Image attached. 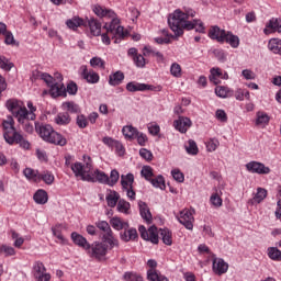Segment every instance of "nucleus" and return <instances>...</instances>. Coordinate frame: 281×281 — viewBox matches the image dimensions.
<instances>
[{
    "label": "nucleus",
    "mask_w": 281,
    "mask_h": 281,
    "mask_svg": "<svg viewBox=\"0 0 281 281\" xmlns=\"http://www.w3.org/2000/svg\"><path fill=\"white\" fill-rule=\"evenodd\" d=\"M195 12L192 9L187 10L186 12L177 9L171 18L168 20L170 30L177 36H182L183 30H195L200 34H205V25L201 20L188 21L189 16H194Z\"/></svg>",
    "instance_id": "f257e3e1"
},
{
    "label": "nucleus",
    "mask_w": 281,
    "mask_h": 281,
    "mask_svg": "<svg viewBox=\"0 0 281 281\" xmlns=\"http://www.w3.org/2000/svg\"><path fill=\"white\" fill-rule=\"evenodd\" d=\"M93 13L99 16V19H109L110 23L104 24V30H106L108 34H117L119 36H126V31H124V26L120 25V18H117V13L113 11V9H109L106 7L94 4L92 5Z\"/></svg>",
    "instance_id": "f03ea898"
},
{
    "label": "nucleus",
    "mask_w": 281,
    "mask_h": 281,
    "mask_svg": "<svg viewBox=\"0 0 281 281\" xmlns=\"http://www.w3.org/2000/svg\"><path fill=\"white\" fill-rule=\"evenodd\" d=\"M35 131L38 133L40 137L44 142H48V144H56V146H66L67 138L63 137V135L58 134V132L54 131L52 125H35Z\"/></svg>",
    "instance_id": "7ed1b4c3"
},
{
    "label": "nucleus",
    "mask_w": 281,
    "mask_h": 281,
    "mask_svg": "<svg viewBox=\"0 0 281 281\" xmlns=\"http://www.w3.org/2000/svg\"><path fill=\"white\" fill-rule=\"evenodd\" d=\"M5 106L13 117H15L19 124H25L26 122L32 121V119H30L27 108L22 101L10 99L7 101Z\"/></svg>",
    "instance_id": "20e7f679"
},
{
    "label": "nucleus",
    "mask_w": 281,
    "mask_h": 281,
    "mask_svg": "<svg viewBox=\"0 0 281 281\" xmlns=\"http://www.w3.org/2000/svg\"><path fill=\"white\" fill-rule=\"evenodd\" d=\"M95 227L103 232L102 241L110 245V249H113V247H120V241L117 240V238H115V236H113L111 225H109L106 221L95 222Z\"/></svg>",
    "instance_id": "39448f33"
},
{
    "label": "nucleus",
    "mask_w": 281,
    "mask_h": 281,
    "mask_svg": "<svg viewBox=\"0 0 281 281\" xmlns=\"http://www.w3.org/2000/svg\"><path fill=\"white\" fill-rule=\"evenodd\" d=\"M109 249L111 248V245H109L106 241H94L92 245H90V248L87 250V254L90 258H95L97 260H102L109 252Z\"/></svg>",
    "instance_id": "423d86ee"
},
{
    "label": "nucleus",
    "mask_w": 281,
    "mask_h": 281,
    "mask_svg": "<svg viewBox=\"0 0 281 281\" xmlns=\"http://www.w3.org/2000/svg\"><path fill=\"white\" fill-rule=\"evenodd\" d=\"M3 126V137L7 142V144H14V139H12L15 135H18L19 132L14 128V119L12 116H9L8 120L2 122Z\"/></svg>",
    "instance_id": "0eeeda50"
},
{
    "label": "nucleus",
    "mask_w": 281,
    "mask_h": 281,
    "mask_svg": "<svg viewBox=\"0 0 281 281\" xmlns=\"http://www.w3.org/2000/svg\"><path fill=\"white\" fill-rule=\"evenodd\" d=\"M138 232L143 240H149L153 245H157L159 243V232L157 231V227L150 226L147 231L146 226L140 225L138 227Z\"/></svg>",
    "instance_id": "6e6552de"
},
{
    "label": "nucleus",
    "mask_w": 281,
    "mask_h": 281,
    "mask_svg": "<svg viewBox=\"0 0 281 281\" xmlns=\"http://www.w3.org/2000/svg\"><path fill=\"white\" fill-rule=\"evenodd\" d=\"M91 168H93L91 162H86L85 165H82V162H75L71 165V170L75 177L81 179V181H85V179L89 177Z\"/></svg>",
    "instance_id": "1a4fd4ad"
},
{
    "label": "nucleus",
    "mask_w": 281,
    "mask_h": 281,
    "mask_svg": "<svg viewBox=\"0 0 281 281\" xmlns=\"http://www.w3.org/2000/svg\"><path fill=\"white\" fill-rule=\"evenodd\" d=\"M179 223L186 227V229L194 228V210L184 209L180 212L179 216H177Z\"/></svg>",
    "instance_id": "9d476101"
},
{
    "label": "nucleus",
    "mask_w": 281,
    "mask_h": 281,
    "mask_svg": "<svg viewBox=\"0 0 281 281\" xmlns=\"http://www.w3.org/2000/svg\"><path fill=\"white\" fill-rule=\"evenodd\" d=\"M126 90L130 91V93H135L137 91H161V88L147 83H139L137 81H131L126 85Z\"/></svg>",
    "instance_id": "9b49d317"
},
{
    "label": "nucleus",
    "mask_w": 281,
    "mask_h": 281,
    "mask_svg": "<svg viewBox=\"0 0 281 281\" xmlns=\"http://www.w3.org/2000/svg\"><path fill=\"white\" fill-rule=\"evenodd\" d=\"M246 170L252 175H269L271 172V168L258 161H250L246 164Z\"/></svg>",
    "instance_id": "f8f14e48"
},
{
    "label": "nucleus",
    "mask_w": 281,
    "mask_h": 281,
    "mask_svg": "<svg viewBox=\"0 0 281 281\" xmlns=\"http://www.w3.org/2000/svg\"><path fill=\"white\" fill-rule=\"evenodd\" d=\"M85 181H88V183H104L106 186L109 176L104 171L95 169L93 172L90 171L89 176L85 178Z\"/></svg>",
    "instance_id": "ddd939ff"
},
{
    "label": "nucleus",
    "mask_w": 281,
    "mask_h": 281,
    "mask_svg": "<svg viewBox=\"0 0 281 281\" xmlns=\"http://www.w3.org/2000/svg\"><path fill=\"white\" fill-rule=\"evenodd\" d=\"M281 34V19L279 18H271L267 23L266 27L263 29V34L269 36V34Z\"/></svg>",
    "instance_id": "4468645a"
},
{
    "label": "nucleus",
    "mask_w": 281,
    "mask_h": 281,
    "mask_svg": "<svg viewBox=\"0 0 281 281\" xmlns=\"http://www.w3.org/2000/svg\"><path fill=\"white\" fill-rule=\"evenodd\" d=\"M192 126V121L186 116H179L178 120L173 121V128L179 133H188V130Z\"/></svg>",
    "instance_id": "2eb2a0df"
},
{
    "label": "nucleus",
    "mask_w": 281,
    "mask_h": 281,
    "mask_svg": "<svg viewBox=\"0 0 281 281\" xmlns=\"http://www.w3.org/2000/svg\"><path fill=\"white\" fill-rule=\"evenodd\" d=\"M81 76L89 85H98V82H100V75L93 70L87 69V66H81Z\"/></svg>",
    "instance_id": "dca6fc26"
},
{
    "label": "nucleus",
    "mask_w": 281,
    "mask_h": 281,
    "mask_svg": "<svg viewBox=\"0 0 281 281\" xmlns=\"http://www.w3.org/2000/svg\"><path fill=\"white\" fill-rule=\"evenodd\" d=\"M228 269H229V265L225 262V260L221 258L213 259V271L217 276H223V273H227Z\"/></svg>",
    "instance_id": "f3484780"
},
{
    "label": "nucleus",
    "mask_w": 281,
    "mask_h": 281,
    "mask_svg": "<svg viewBox=\"0 0 281 281\" xmlns=\"http://www.w3.org/2000/svg\"><path fill=\"white\" fill-rule=\"evenodd\" d=\"M227 33V31L218 27V26H213L211 27V30L209 31V36L213 40V41H217V43H225V34Z\"/></svg>",
    "instance_id": "a211bd4d"
},
{
    "label": "nucleus",
    "mask_w": 281,
    "mask_h": 281,
    "mask_svg": "<svg viewBox=\"0 0 281 281\" xmlns=\"http://www.w3.org/2000/svg\"><path fill=\"white\" fill-rule=\"evenodd\" d=\"M71 239L75 243V245H77L78 247H81L82 249H85V251H88L89 249H91V244H89V241L87 240V238H85V236L78 233H72Z\"/></svg>",
    "instance_id": "6ab92c4d"
},
{
    "label": "nucleus",
    "mask_w": 281,
    "mask_h": 281,
    "mask_svg": "<svg viewBox=\"0 0 281 281\" xmlns=\"http://www.w3.org/2000/svg\"><path fill=\"white\" fill-rule=\"evenodd\" d=\"M88 25L92 36H100V34H102V23H100L95 18L88 20Z\"/></svg>",
    "instance_id": "aec40b11"
},
{
    "label": "nucleus",
    "mask_w": 281,
    "mask_h": 281,
    "mask_svg": "<svg viewBox=\"0 0 281 281\" xmlns=\"http://www.w3.org/2000/svg\"><path fill=\"white\" fill-rule=\"evenodd\" d=\"M121 240L124 243H131V240H137V229L127 227L123 233L120 234Z\"/></svg>",
    "instance_id": "412c9836"
},
{
    "label": "nucleus",
    "mask_w": 281,
    "mask_h": 281,
    "mask_svg": "<svg viewBox=\"0 0 281 281\" xmlns=\"http://www.w3.org/2000/svg\"><path fill=\"white\" fill-rule=\"evenodd\" d=\"M82 25H85V20L80 16H72L71 19L66 20V27L72 30V32H76L78 27H82Z\"/></svg>",
    "instance_id": "4be33fe9"
},
{
    "label": "nucleus",
    "mask_w": 281,
    "mask_h": 281,
    "mask_svg": "<svg viewBox=\"0 0 281 281\" xmlns=\"http://www.w3.org/2000/svg\"><path fill=\"white\" fill-rule=\"evenodd\" d=\"M224 43H227L233 47V49H237V47L240 45V38L238 35H234L232 32L226 31V34L224 36Z\"/></svg>",
    "instance_id": "5701e85b"
},
{
    "label": "nucleus",
    "mask_w": 281,
    "mask_h": 281,
    "mask_svg": "<svg viewBox=\"0 0 281 281\" xmlns=\"http://www.w3.org/2000/svg\"><path fill=\"white\" fill-rule=\"evenodd\" d=\"M223 76V70L221 68L213 67L210 69L209 80L213 82V85H221Z\"/></svg>",
    "instance_id": "b1692460"
},
{
    "label": "nucleus",
    "mask_w": 281,
    "mask_h": 281,
    "mask_svg": "<svg viewBox=\"0 0 281 281\" xmlns=\"http://www.w3.org/2000/svg\"><path fill=\"white\" fill-rule=\"evenodd\" d=\"M138 207L142 218H144V221H147V223H150V221L153 220V214H150V209H148V204H146V202L139 201Z\"/></svg>",
    "instance_id": "393cba45"
},
{
    "label": "nucleus",
    "mask_w": 281,
    "mask_h": 281,
    "mask_svg": "<svg viewBox=\"0 0 281 281\" xmlns=\"http://www.w3.org/2000/svg\"><path fill=\"white\" fill-rule=\"evenodd\" d=\"M105 201L109 207H115V205L119 203L117 201H120V193L113 190L108 191Z\"/></svg>",
    "instance_id": "a878e982"
},
{
    "label": "nucleus",
    "mask_w": 281,
    "mask_h": 281,
    "mask_svg": "<svg viewBox=\"0 0 281 281\" xmlns=\"http://www.w3.org/2000/svg\"><path fill=\"white\" fill-rule=\"evenodd\" d=\"M110 225L113 229H116V232H121V229H128V222H124L120 217H112L110 220Z\"/></svg>",
    "instance_id": "bb28decb"
},
{
    "label": "nucleus",
    "mask_w": 281,
    "mask_h": 281,
    "mask_svg": "<svg viewBox=\"0 0 281 281\" xmlns=\"http://www.w3.org/2000/svg\"><path fill=\"white\" fill-rule=\"evenodd\" d=\"M148 281H170L168 277L164 276L159 270H147Z\"/></svg>",
    "instance_id": "cd10ccee"
},
{
    "label": "nucleus",
    "mask_w": 281,
    "mask_h": 281,
    "mask_svg": "<svg viewBox=\"0 0 281 281\" xmlns=\"http://www.w3.org/2000/svg\"><path fill=\"white\" fill-rule=\"evenodd\" d=\"M265 199H267V189L259 187L249 203L255 205V203H262Z\"/></svg>",
    "instance_id": "c85d7f7f"
},
{
    "label": "nucleus",
    "mask_w": 281,
    "mask_h": 281,
    "mask_svg": "<svg viewBox=\"0 0 281 281\" xmlns=\"http://www.w3.org/2000/svg\"><path fill=\"white\" fill-rule=\"evenodd\" d=\"M124 81V72L116 71L109 76V85L111 87H117L119 85H122Z\"/></svg>",
    "instance_id": "c756f323"
},
{
    "label": "nucleus",
    "mask_w": 281,
    "mask_h": 281,
    "mask_svg": "<svg viewBox=\"0 0 281 281\" xmlns=\"http://www.w3.org/2000/svg\"><path fill=\"white\" fill-rule=\"evenodd\" d=\"M55 123L58 126H67V124L71 123V116L67 112H60L55 116Z\"/></svg>",
    "instance_id": "7c9ffc66"
},
{
    "label": "nucleus",
    "mask_w": 281,
    "mask_h": 281,
    "mask_svg": "<svg viewBox=\"0 0 281 281\" xmlns=\"http://www.w3.org/2000/svg\"><path fill=\"white\" fill-rule=\"evenodd\" d=\"M49 87L53 98H58L65 93V85H63V82L50 83Z\"/></svg>",
    "instance_id": "2f4dec72"
},
{
    "label": "nucleus",
    "mask_w": 281,
    "mask_h": 281,
    "mask_svg": "<svg viewBox=\"0 0 281 281\" xmlns=\"http://www.w3.org/2000/svg\"><path fill=\"white\" fill-rule=\"evenodd\" d=\"M110 36H112V38H115L114 43H120L122 41V38H124V36H120L116 33H109V31H106V33H103L101 35V41L104 45H111V37Z\"/></svg>",
    "instance_id": "473e14b6"
},
{
    "label": "nucleus",
    "mask_w": 281,
    "mask_h": 281,
    "mask_svg": "<svg viewBox=\"0 0 281 281\" xmlns=\"http://www.w3.org/2000/svg\"><path fill=\"white\" fill-rule=\"evenodd\" d=\"M215 94L217 95V98H232V95H234V90L225 86H217L215 88Z\"/></svg>",
    "instance_id": "72a5a7b5"
},
{
    "label": "nucleus",
    "mask_w": 281,
    "mask_h": 281,
    "mask_svg": "<svg viewBox=\"0 0 281 281\" xmlns=\"http://www.w3.org/2000/svg\"><path fill=\"white\" fill-rule=\"evenodd\" d=\"M137 132V128L133 127V125H125L122 128V134L124 135L125 139H130V142H133V139H135Z\"/></svg>",
    "instance_id": "f704fd0d"
},
{
    "label": "nucleus",
    "mask_w": 281,
    "mask_h": 281,
    "mask_svg": "<svg viewBox=\"0 0 281 281\" xmlns=\"http://www.w3.org/2000/svg\"><path fill=\"white\" fill-rule=\"evenodd\" d=\"M133 183H135V176H133V173H127V175L121 176V186H122L123 190L133 188Z\"/></svg>",
    "instance_id": "c9c22d12"
},
{
    "label": "nucleus",
    "mask_w": 281,
    "mask_h": 281,
    "mask_svg": "<svg viewBox=\"0 0 281 281\" xmlns=\"http://www.w3.org/2000/svg\"><path fill=\"white\" fill-rule=\"evenodd\" d=\"M12 139L13 144H19L20 148H24V150H30V142L25 139V137L21 135V133L18 132Z\"/></svg>",
    "instance_id": "e433bc0d"
},
{
    "label": "nucleus",
    "mask_w": 281,
    "mask_h": 281,
    "mask_svg": "<svg viewBox=\"0 0 281 281\" xmlns=\"http://www.w3.org/2000/svg\"><path fill=\"white\" fill-rule=\"evenodd\" d=\"M35 203H37L38 205H45V203H47V191L40 189L35 192L34 196H33Z\"/></svg>",
    "instance_id": "4c0bfd02"
},
{
    "label": "nucleus",
    "mask_w": 281,
    "mask_h": 281,
    "mask_svg": "<svg viewBox=\"0 0 281 281\" xmlns=\"http://www.w3.org/2000/svg\"><path fill=\"white\" fill-rule=\"evenodd\" d=\"M256 117V126H267V124H269V114L259 111L257 112Z\"/></svg>",
    "instance_id": "58836bf2"
},
{
    "label": "nucleus",
    "mask_w": 281,
    "mask_h": 281,
    "mask_svg": "<svg viewBox=\"0 0 281 281\" xmlns=\"http://www.w3.org/2000/svg\"><path fill=\"white\" fill-rule=\"evenodd\" d=\"M61 109L67 113H80V106L71 101L64 102Z\"/></svg>",
    "instance_id": "ea45409f"
},
{
    "label": "nucleus",
    "mask_w": 281,
    "mask_h": 281,
    "mask_svg": "<svg viewBox=\"0 0 281 281\" xmlns=\"http://www.w3.org/2000/svg\"><path fill=\"white\" fill-rule=\"evenodd\" d=\"M159 234L165 245H172V233L168 228H160Z\"/></svg>",
    "instance_id": "a19ab883"
},
{
    "label": "nucleus",
    "mask_w": 281,
    "mask_h": 281,
    "mask_svg": "<svg viewBox=\"0 0 281 281\" xmlns=\"http://www.w3.org/2000/svg\"><path fill=\"white\" fill-rule=\"evenodd\" d=\"M23 175L29 181H38V179H41L38 171L32 168H25Z\"/></svg>",
    "instance_id": "79ce46f5"
},
{
    "label": "nucleus",
    "mask_w": 281,
    "mask_h": 281,
    "mask_svg": "<svg viewBox=\"0 0 281 281\" xmlns=\"http://www.w3.org/2000/svg\"><path fill=\"white\" fill-rule=\"evenodd\" d=\"M184 148L188 155H199V147L196 146V142H194L193 139H189L184 144Z\"/></svg>",
    "instance_id": "37998d69"
},
{
    "label": "nucleus",
    "mask_w": 281,
    "mask_h": 281,
    "mask_svg": "<svg viewBox=\"0 0 281 281\" xmlns=\"http://www.w3.org/2000/svg\"><path fill=\"white\" fill-rule=\"evenodd\" d=\"M154 188H159V190H166V180L164 176H157L156 178H151L149 180Z\"/></svg>",
    "instance_id": "c03bdc74"
},
{
    "label": "nucleus",
    "mask_w": 281,
    "mask_h": 281,
    "mask_svg": "<svg viewBox=\"0 0 281 281\" xmlns=\"http://www.w3.org/2000/svg\"><path fill=\"white\" fill-rule=\"evenodd\" d=\"M47 272V269L45 268V265H43V262L41 261H36L33 266V276L34 278L43 274V273H46Z\"/></svg>",
    "instance_id": "a18cd8bd"
},
{
    "label": "nucleus",
    "mask_w": 281,
    "mask_h": 281,
    "mask_svg": "<svg viewBox=\"0 0 281 281\" xmlns=\"http://www.w3.org/2000/svg\"><path fill=\"white\" fill-rule=\"evenodd\" d=\"M102 143L110 148H122V143H120V140H115L109 136L103 137Z\"/></svg>",
    "instance_id": "49530a36"
},
{
    "label": "nucleus",
    "mask_w": 281,
    "mask_h": 281,
    "mask_svg": "<svg viewBox=\"0 0 281 281\" xmlns=\"http://www.w3.org/2000/svg\"><path fill=\"white\" fill-rule=\"evenodd\" d=\"M116 210H117V212H121L122 214H128V212L131 210V203L126 202L125 200H119Z\"/></svg>",
    "instance_id": "de8ad7c7"
},
{
    "label": "nucleus",
    "mask_w": 281,
    "mask_h": 281,
    "mask_svg": "<svg viewBox=\"0 0 281 281\" xmlns=\"http://www.w3.org/2000/svg\"><path fill=\"white\" fill-rule=\"evenodd\" d=\"M140 175L142 177H144V179H146V181H150L155 176V173L153 172V167L150 166H143Z\"/></svg>",
    "instance_id": "09e8293b"
},
{
    "label": "nucleus",
    "mask_w": 281,
    "mask_h": 281,
    "mask_svg": "<svg viewBox=\"0 0 281 281\" xmlns=\"http://www.w3.org/2000/svg\"><path fill=\"white\" fill-rule=\"evenodd\" d=\"M12 67H14V64L10 61V59L5 58L4 56H0V69L10 71Z\"/></svg>",
    "instance_id": "8fccbe9b"
},
{
    "label": "nucleus",
    "mask_w": 281,
    "mask_h": 281,
    "mask_svg": "<svg viewBox=\"0 0 281 281\" xmlns=\"http://www.w3.org/2000/svg\"><path fill=\"white\" fill-rule=\"evenodd\" d=\"M40 179H42V181H44V183H46L47 186H52V183H54V173L49 172V171H44L42 175L38 176Z\"/></svg>",
    "instance_id": "3c124183"
},
{
    "label": "nucleus",
    "mask_w": 281,
    "mask_h": 281,
    "mask_svg": "<svg viewBox=\"0 0 281 281\" xmlns=\"http://www.w3.org/2000/svg\"><path fill=\"white\" fill-rule=\"evenodd\" d=\"M117 181H120V172H117V170L113 169L110 173V178L108 177V184L110 187L115 186V183H117Z\"/></svg>",
    "instance_id": "603ef678"
},
{
    "label": "nucleus",
    "mask_w": 281,
    "mask_h": 281,
    "mask_svg": "<svg viewBox=\"0 0 281 281\" xmlns=\"http://www.w3.org/2000/svg\"><path fill=\"white\" fill-rule=\"evenodd\" d=\"M170 74L171 76H173V78H181L182 76L181 65L177 63L171 64Z\"/></svg>",
    "instance_id": "864d4df0"
},
{
    "label": "nucleus",
    "mask_w": 281,
    "mask_h": 281,
    "mask_svg": "<svg viewBox=\"0 0 281 281\" xmlns=\"http://www.w3.org/2000/svg\"><path fill=\"white\" fill-rule=\"evenodd\" d=\"M218 146H221V142H218L216 138H210V140L206 142V150L209 153H214Z\"/></svg>",
    "instance_id": "5fc2aeb1"
},
{
    "label": "nucleus",
    "mask_w": 281,
    "mask_h": 281,
    "mask_svg": "<svg viewBox=\"0 0 281 281\" xmlns=\"http://www.w3.org/2000/svg\"><path fill=\"white\" fill-rule=\"evenodd\" d=\"M268 256L271 260H281V251L276 247L268 248Z\"/></svg>",
    "instance_id": "6e6d98bb"
},
{
    "label": "nucleus",
    "mask_w": 281,
    "mask_h": 281,
    "mask_svg": "<svg viewBox=\"0 0 281 281\" xmlns=\"http://www.w3.org/2000/svg\"><path fill=\"white\" fill-rule=\"evenodd\" d=\"M1 34L4 36V43L7 45H14V43H16V41H14V35L12 34V32L8 31V26Z\"/></svg>",
    "instance_id": "4d7b16f0"
},
{
    "label": "nucleus",
    "mask_w": 281,
    "mask_h": 281,
    "mask_svg": "<svg viewBox=\"0 0 281 281\" xmlns=\"http://www.w3.org/2000/svg\"><path fill=\"white\" fill-rule=\"evenodd\" d=\"M77 126H79L80 128H87V126H89V120L87 119V116H85V114H80L77 116Z\"/></svg>",
    "instance_id": "13d9d810"
},
{
    "label": "nucleus",
    "mask_w": 281,
    "mask_h": 281,
    "mask_svg": "<svg viewBox=\"0 0 281 281\" xmlns=\"http://www.w3.org/2000/svg\"><path fill=\"white\" fill-rule=\"evenodd\" d=\"M210 203L213 207H222L223 199H221L216 193L212 194L210 198Z\"/></svg>",
    "instance_id": "bf43d9fd"
},
{
    "label": "nucleus",
    "mask_w": 281,
    "mask_h": 281,
    "mask_svg": "<svg viewBox=\"0 0 281 281\" xmlns=\"http://www.w3.org/2000/svg\"><path fill=\"white\" fill-rule=\"evenodd\" d=\"M123 278L125 281H144V278H142V276L133 272H125Z\"/></svg>",
    "instance_id": "052dcab7"
},
{
    "label": "nucleus",
    "mask_w": 281,
    "mask_h": 281,
    "mask_svg": "<svg viewBox=\"0 0 281 281\" xmlns=\"http://www.w3.org/2000/svg\"><path fill=\"white\" fill-rule=\"evenodd\" d=\"M135 139L137 140V144L139 146H146V142H148V136L144 134L143 132H136Z\"/></svg>",
    "instance_id": "680f3d73"
},
{
    "label": "nucleus",
    "mask_w": 281,
    "mask_h": 281,
    "mask_svg": "<svg viewBox=\"0 0 281 281\" xmlns=\"http://www.w3.org/2000/svg\"><path fill=\"white\" fill-rule=\"evenodd\" d=\"M2 254L8 258L10 256H16V250L14 247L3 244L2 245Z\"/></svg>",
    "instance_id": "e2e57ef3"
},
{
    "label": "nucleus",
    "mask_w": 281,
    "mask_h": 281,
    "mask_svg": "<svg viewBox=\"0 0 281 281\" xmlns=\"http://www.w3.org/2000/svg\"><path fill=\"white\" fill-rule=\"evenodd\" d=\"M134 64L136 67L143 69V67H146V58H144V55H136L133 57Z\"/></svg>",
    "instance_id": "0e129e2a"
},
{
    "label": "nucleus",
    "mask_w": 281,
    "mask_h": 281,
    "mask_svg": "<svg viewBox=\"0 0 281 281\" xmlns=\"http://www.w3.org/2000/svg\"><path fill=\"white\" fill-rule=\"evenodd\" d=\"M171 175H172L175 181H178V183H183L186 178L183 176V172H181L179 169L171 170Z\"/></svg>",
    "instance_id": "69168bd1"
},
{
    "label": "nucleus",
    "mask_w": 281,
    "mask_h": 281,
    "mask_svg": "<svg viewBox=\"0 0 281 281\" xmlns=\"http://www.w3.org/2000/svg\"><path fill=\"white\" fill-rule=\"evenodd\" d=\"M91 67H99V69H104V60L100 57H93L90 59Z\"/></svg>",
    "instance_id": "338daca9"
},
{
    "label": "nucleus",
    "mask_w": 281,
    "mask_h": 281,
    "mask_svg": "<svg viewBox=\"0 0 281 281\" xmlns=\"http://www.w3.org/2000/svg\"><path fill=\"white\" fill-rule=\"evenodd\" d=\"M215 117L220 122H226L227 121V113H225L224 110H217L215 112Z\"/></svg>",
    "instance_id": "774afa93"
}]
</instances>
